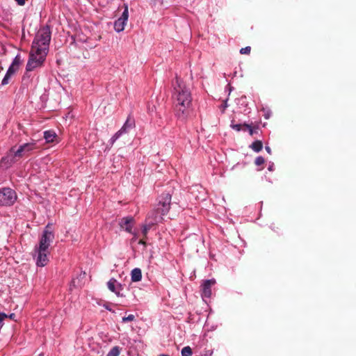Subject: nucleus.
<instances>
[{
    "instance_id": "obj_23",
    "label": "nucleus",
    "mask_w": 356,
    "mask_h": 356,
    "mask_svg": "<svg viewBox=\"0 0 356 356\" xmlns=\"http://www.w3.org/2000/svg\"><path fill=\"white\" fill-rule=\"evenodd\" d=\"M264 163H265V159L263 156H259L255 159L254 163L257 166L261 165Z\"/></svg>"
},
{
    "instance_id": "obj_22",
    "label": "nucleus",
    "mask_w": 356,
    "mask_h": 356,
    "mask_svg": "<svg viewBox=\"0 0 356 356\" xmlns=\"http://www.w3.org/2000/svg\"><path fill=\"white\" fill-rule=\"evenodd\" d=\"M12 76H13L11 74H10L8 72H6V75L4 76V77L1 81V85L6 86V85L10 83V79Z\"/></svg>"
},
{
    "instance_id": "obj_2",
    "label": "nucleus",
    "mask_w": 356,
    "mask_h": 356,
    "mask_svg": "<svg viewBox=\"0 0 356 356\" xmlns=\"http://www.w3.org/2000/svg\"><path fill=\"white\" fill-rule=\"evenodd\" d=\"M172 85L175 115L180 120L185 121L193 112V99L190 88L178 77H176V81Z\"/></svg>"
},
{
    "instance_id": "obj_8",
    "label": "nucleus",
    "mask_w": 356,
    "mask_h": 356,
    "mask_svg": "<svg viewBox=\"0 0 356 356\" xmlns=\"http://www.w3.org/2000/svg\"><path fill=\"white\" fill-rule=\"evenodd\" d=\"M134 218L128 216V217L122 218L120 220L119 225L122 229H124L126 232L131 233L132 227L134 225Z\"/></svg>"
},
{
    "instance_id": "obj_14",
    "label": "nucleus",
    "mask_w": 356,
    "mask_h": 356,
    "mask_svg": "<svg viewBox=\"0 0 356 356\" xmlns=\"http://www.w3.org/2000/svg\"><path fill=\"white\" fill-rule=\"evenodd\" d=\"M134 120L131 119L130 117H128L125 123L122 126V129L125 131H127L134 127Z\"/></svg>"
},
{
    "instance_id": "obj_34",
    "label": "nucleus",
    "mask_w": 356,
    "mask_h": 356,
    "mask_svg": "<svg viewBox=\"0 0 356 356\" xmlns=\"http://www.w3.org/2000/svg\"><path fill=\"white\" fill-rule=\"evenodd\" d=\"M268 170H270V171L273 170V167L272 166H269L268 167Z\"/></svg>"
},
{
    "instance_id": "obj_6",
    "label": "nucleus",
    "mask_w": 356,
    "mask_h": 356,
    "mask_svg": "<svg viewBox=\"0 0 356 356\" xmlns=\"http://www.w3.org/2000/svg\"><path fill=\"white\" fill-rule=\"evenodd\" d=\"M171 194L170 193H163L159 197V202L156 205L157 211L161 215H165L170 210L171 203Z\"/></svg>"
},
{
    "instance_id": "obj_32",
    "label": "nucleus",
    "mask_w": 356,
    "mask_h": 356,
    "mask_svg": "<svg viewBox=\"0 0 356 356\" xmlns=\"http://www.w3.org/2000/svg\"><path fill=\"white\" fill-rule=\"evenodd\" d=\"M139 244H143L144 245H146V243L145 242V241L143 239H140L138 242Z\"/></svg>"
},
{
    "instance_id": "obj_5",
    "label": "nucleus",
    "mask_w": 356,
    "mask_h": 356,
    "mask_svg": "<svg viewBox=\"0 0 356 356\" xmlns=\"http://www.w3.org/2000/svg\"><path fill=\"white\" fill-rule=\"evenodd\" d=\"M16 200L17 194L14 190L10 188H3L0 189V205H13Z\"/></svg>"
},
{
    "instance_id": "obj_27",
    "label": "nucleus",
    "mask_w": 356,
    "mask_h": 356,
    "mask_svg": "<svg viewBox=\"0 0 356 356\" xmlns=\"http://www.w3.org/2000/svg\"><path fill=\"white\" fill-rule=\"evenodd\" d=\"M152 225H151L149 222L148 225H144L143 229V234L145 236H146L147 232L149 230Z\"/></svg>"
},
{
    "instance_id": "obj_15",
    "label": "nucleus",
    "mask_w": 356,
    "mask_h": 356,
    "mask_svg": "<svg viewBox=\"0 0 356 356\" xmlns=\"http://www.w3.org/2000/svg\"><path fill=\"white\" fill-rule=\"evenodd\" d=\"M250 147L256 152H259L263 148V143L261 140H256L252 143Z\"/></svg>"
},
{
    "instance_id": "obj_29",
    "label": "nucleus",
    "mask_w": 356,
    "mask_h": 356,
    "mask_svg": "<svg viewBox=\"0 0 356 356\" xmlns=\"http://www.w3.org/2000/svg\"><path fill=\"white\" fill-rule=\"evenodd\" d=\"M15 317H16V315L14 313H12L10 315H7V318L13 320L15 321H16Z\"/></svg>"
},
{
    "instance_id": "obj_11",
    "label": "nucleus",
    "mask_w": 356,
    "mask_h": 356,
    "mask_svg": "<svg viewBox=\"0 0 356 356\" xmlns=\"http://www.w3.org/2000/svg\"><path fill=\"white\" fill-rule=\"evenodd\" d=\"M57 135L54 131L48 130L44 132V138L47 143H53L56 138Z\"/></svg>"
},
{
    "instance_id": "obj_26",
    "label": "nucleus",
    "mask_w": 356,
    "mask_h": 356,
    "mask_svg": "<svg viewBox=\"0 0 356 356\" xmlns=\"http://www.w3.org/2000/svg\"><path fill=\"white\" fill-rule=\"evenodd\" d=\"M135 320V316L133 314H129L128 316L122 318V322L125 323L127 321H134Z\"/></svg>"
},
{
    "instance_id": "obj_4",
    "label": "nucleus",
    "mask_w": 356,
    "mask_h": 356,
    "mask_svg": "<svg viewBox=\"0 0 356 356\" xmlns=\"http://www.w3.org/2000/svg\"><path fill=\"white\" fill-rule=\"evenodd\" d=\"M36 148H37L36 143H33V142L25 143V144L19 146V147L16 151L14 150V147H12L10 149L11 154L8 156V157H6V158H2L1 162H3L7 159H8L10 156H12V158L10 159V162H15V159L16 157H19V158L22 157L25 154H26Z\"/></svg>"
},
{
    "instance_id": "obj_33",
    "label": "nucleus",
    "mask_w": 356,
    "mask_h": 356,
    "mask_svg": "<svg viewBox=\"0 0 356 356\" xmlns=\"http://www.w3.org/2000/svg\"><path fill=\"white\" fill-rule=\"evenodd\" d=\"M265 148L268 153H269V154L271 153V149L269 147L266 146Z\"/></svg>"
},
{
    "instance_id": "obj_18",
    "label": "nucleus",
    "mask_w": 356,
    "mask_h": 356,
    "mask_svg": "<svg viewBox=\"0 0 356 356\" xmlns=\"http://www.w3.org/2000/svg\"><path fill=\"white\" fill-rule=\"evenodd\" d=\"M192 349L190 346H185L181 350V356H191Z\"/></svg>"
},
{
    "instance_id": "obj_16",
    "label": "nucleus",
    "mask_w": 356,
    "mask_h": 356,
    "mask_svg": "<svg viewBox=\"0 0 356 356\" xmlns=\"http://www.w3.org/2000/svg\"><path fill=\"white\" fill-rule=\"evenodd\" d=\"M121 348L119 346H114L108 353L106 356H119L120 354Z\"/></svg>"
},
{
    "instance_id": "obj_21",
    "label": "nucleus",
    "mask_w": 356,
    "mask_h": 356,
    "mask_svg": "<svg viewBox=\"0 0 356 356\" xmlns=\"http://www.w3.org/2000/svg\"><path fill=\"white\" fill-rule=\"evenodd\" d=\"M129 17V10H128V6L127 5L124 6V10L122 14V16L120 17V19L127 22Z\"/></svg>"
},
{
    "instance_id": "obj_31",
    "label": "nucleus",
    "mask_w": 356,
    "mask_h": 356,
    "mask_svg": "<svg viewBox=\"0 0 356 356\" xmlns=\"http://www.w3.org/2000/svg\"><path fill=\"white\" fill-rule=\"evenodd\" d=\"M120 289H118L115 291V292H114L118 297H124V296L120 293Z\"/></svg>"
},
{
    "instance_id": "obj_20",
    "label": "nucleus",
    "mask_w": 356,
    "mask_h": 356,
    "mask_svg": "<svg viewBox=\"0 0 356 356\" xmlns=\"http://www.w3.org/2000/svg\"><path fill=\"white\" fill-rule=\"evenodd\" d=\"M22 59H21V56H20V55L18 54V55H17L15 56V58H14V60H13V61L11 65L13 66H14V67H16L19 68L20 64L22 63Z\"/></svg>"
},
{
    "instance_id": "obj_28",
    "label": "nucleus",
    "mask_w": 356,
    "mask_h": 356,
    "mask_svg": "<svg viewBox=\"0 0 356 356\" xmlns=\"http://www.w3.org/2000/svg\"><path fill=\"white\" fill-rule=\"evenodd\" d=\"M232 127L234 129H235L236 131H239L242 129L243 127H244V126H243V124H232Z\"/></svg>"
},
{
    "instance_id": "obj_25",
    "label": "nucleus",
    "mask_w": 356,
    "mask_h": 356,
    "mask_svg": "<svg viewBox=\"0 0 356 356\" xmlns=\"http://www.w3.org/2000/svg\"><path fill=\"white\" fill-rule=\"evenodd\" d=\"M250 51H251V47L248 46V47H245L244 48H241L240 49V53L241 54H250Z\"/></svg>"
},
{
    "instance_id": "obj_9",
    "label": "nucleus",
    "mask_w": 356,
    "mask_h": 356,
    "mask_svg": "<svg viewBox=\"0 0 356 356\" xmlns=\"http://www.w3.org/2000/svg\"><path fill=\"white\" fill-rule=\"evenodd\" d=\"M215 281L207 280L202 284V295L204 297L209 298L211 296V286L214 284Z\"/></svg>"
},
{
    "instance_id": "obj_13",
    "label": "nucleus",
    "mask_w": 356,
    "mask_h": 356,
    "mask_svg": "<svg viewBox=\"0 0 356 356\" xmlns=\"http://www.w3.org/2000/svg\"><path fill=\"white\" fill-rule=\"evenodd\" d=\"M127 22L118 19L114 23V29L117 32H121L124 29V26L126 25Z\"/></svg>"
},
{
    "instance_id": "obj_3",
    "label": "nucleus",
    "mask_w": 356,
    "mask_h": 356,
    "mask_svg": "<svg viewBox=\"0 0 356 356\" xmlns=\"http://www.w3.org/2000/svg\"><path fill=\"white\" fill-rule=\"evenodd\" d=\"M54 239V234L51 229L50 225H47L43 231L40 239L39 245L34 249V257H36V264L38 266L43 267L49 261V248Z\"/></svg>"
},
{
    "instance_id": "obj_12",
    "label": "nucleus",
    "mask_w": 356,
    "mask_h": 356,
    "mask_svg": "<svg viewBox=\"0 0 356 356\" xmlns=\"http://www.w3.org/2000/svg\"><path fill=\"white\" fill-rule=\"evenodd\" d=\"M131 280L132 282H139L142 278V272L141 270L138 268H136L131 270Z\"/></svg>"
},
{
    "instance_id": "obj_19",
    "label": "nucleus",
    "mask_w": 356,
    "mask_h": 356,
    "mask_svg": "<svg viewBox=\"0 0 356 356\" xmlns=\"http://www.w3.org/2000/svg\"><path fill=\"white\" fill-rule=\"evenodd\" d=\"M244 129L243 130L248 129L250 136H253L254 134L257 133L258 128H252L248 124H243Z\"/></svg>"
},
{
    "instance_id": "obj_24",
    "label": "nucleus",
    "mask_w": 356,
    "mask_h": 356,
    "mask_svg": "<svg viewBox=\"0 0 356 356\" xmlns=\"http://www.w3.org/2000/svg\"><path fill=\"white\" fill-rule=\"evenodd\" d=\"M18 70H19V68H17L16 67H14L12 65H10V66L8 67V70L7 72H8L10 74L13 76L17 72V71Z\"/></svg>"
},
{
    "instance_id": "obj_30",
    "label": "nucleus",
    "mask_w": 356,
    "mask_h": 356,
    "mask_svg": "<svg viewBox=\"0 0 356 356\" xmlns=\"http://www.w3.org/2000/svg\"><path fill=\"white\" fill-rule=\"evenodd\" d=\"M19 6H24L27 0H15Z\"/></svg>"
},
{
    "instance_id": "obj_35",
    "label": "nucleus",
    "mask_w": 356,
    "mask_h": 356,
    "mask_svg": "<svg viewBox=\"0 0 356 356\" xmlns=\"http://www.w3.org/2000/svg\"><path fill=\"white\" fill-rule=\"evenodd\" d=\"M159 356H169L168 355L161 354Z\"/></svg>"
},
{
    "instance_id": "obj_7",
    "label": "nucleus",
    "mask_w": 356,
    "mask_h": 356,
    "mask_svg": "<svg viewBox=\"0 0 356 356\" xmlns=\"http://www.w3.org/2000/svg\"><path fill=\"white\" fill-rule=\"evenodd\" d=\"M163 216V215L159 213V211H157V207H156L154 209L148 213L147 219L149 220L151 225H154L162 220Z\"/></svg>"
},
{
    "instance_id": "obj_1",
    "label": "nucleus",
    "mask_w": 356,
    "mask_h": 356,
    "mask_svg": "<svg viewBox=\"0 0 356 356\" xmlns=\"http://www.w3.org/2000/svg\"><path fill=\"white\" fill-rule=\"evenodd\" d=\"M50 40V28L46 26L40 29L32 43L26 67V72H31L43 65L49 51Z\"/></svg>"
},
{
    "instance_id": "obj_10",
    "label": "nucleus",
    "mask_w": 356,
    "mask_h": 356,
    "mask_svg": "<svg viewBox=\"0 0 356 356\" xmlns=\"http://www.w3.org/2000/svg\"><path fill=\"white\" fill-rule=\"evenodd\" d=\"M107 286L108 289L113 293L115 292L117 289H122V285L114 278L111 279L107 282Z\"/></svg>"
},
{
    "instance_id": "obj_17",
    "label": "nucleus",
    "mask_w": 356,
    "mask_h": 356,
    "mask_svg": "<svg viewBox=\"0 0 356 356\" xmlns=\"http://www.w3.org/2000/svg\"><path fill=\"white\" fill-rule=\"evenodd\" d=\"M126 133L122 128L117 131L114 136L111 139V145H113L114 143L119 138V137L123 134Z\"/></svg>"
}]
</instances>
